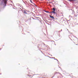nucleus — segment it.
<instances>
[{"label":"nucleus","mask_w":78,"mask_h":78,"mask_svg":"<svg viewBox=\"0 0 78 78\" xmlns=\"http://www.w3.org/2000/svg\"><path fill=\"white\" fill-rule=\"evenodd\" d=\"M52 10H53V11L51 12H50V13H51L52 12H53V13H54V14H55L56 12H55V11H56V9H55V8H53L52 9Z\"/></svg>","instance_id":"obj_1"},{"label":"nucleus","mask_w":78,"mask_h":78,"mask_svg":"<svg viewBox=\"0 0 78 78\" xmlns=\"http://www.w3.org/2000/svg\"><path fill=\"white\" fill-rule=\"evenodd\" d=\"M72 40H73V41H76L77 39V38L74 37L72 38Z\"/></svg>","instance_id":"obj_2"},{"label":"nucleus","mask_w":78,"mask_h":78,"mask_svg":"<svg viewBox=\"0 0 78 78\" xmlns=\"http://www.w3.org/2000/svg\"><path fill=\"white\" fill-rule=\"evenodd\" d=\"M4 2V3H5V5L6 6V4L7 2V0H3Z\"/></svg>","instance_id":"obj_3"},{"label":"nucleus","mask_w":78,"mask_h":78,"mask_svg":"<svg viewBox=\"0 0 78 78\" xmlns=\"http://www.w3.org/2000/svg\"><path fill=\"white\" fill-rule=\"evenodd\" d=\"M50 17L51 18L53 19H55V18H54V17H53V16H51V15H50Z\"/></svg>","instance_id":"obj_4"},{"label":"nucleus","mask_w":78,"mask_h":78,"mask_svg":"<svg viewBox=\"0 0 78 78\" xmlns=\"http://www.w3.org/2000/svg\"><path fill=\"white\" fill-rule=\"evenodd\" d=\"M44 12H47V13H50V12H49L48 11H44Z\"/></svg>","instance_id":"obj_5"},{"label":"nucleus","mask_w":78,"mask_h":78,"mask_svg":"<svg viewBox=\"0 0 78 78\" xmlns=\"http://www.w3.org/2000/svg\"><path fill=\"white\" fill-rule=\"evenodd\" d=\"M30 2H31V3H33V2H32V1H31V0H30Z\"/></svg>","instance_id":"obj_6"},{"label":"nucleus","mask_w":78,"mask_h":78,"mask_svg":"<svg viewBox=\"0 0 78 78\" xmlns=\"http://www.w3.org/2000/svg\"><path fill=\"white\" fill-rule=\"evenodd\" d=\"M24 13H26V12H24Z\"/></svg>","instance_id":"obj_7"},{"label":"nucleus","mask_w":78,"mask_h":78,"mask_svg":"<svg viewBox=\"0 0 78 78\" xmlns=\"http://www.w3.org/2000/svg\"><path fill=\"white\" fill-rule=\"evenodd\" d=\"M72 0V1H74V0Z\"/></svg>","instance_id":"obj_8"},{"label":"nucleus","mask_w":78,"mask_h":78,"mask_svg":"<svg viewBox=\"0 0 78 78\" xmlns=\"http://www.w3.org/2000/svg\"><path fill=\"white\" fill-rule=\"evenodd\" d=\"M69 0V1H71V0Z\"/></svg>","instance_id":"obj_9"},{"label":"nucleus","mask_w":78,"mask_h":78,"mask_svg":"<svg viewBox=\"0 0 78 78\" xmlns=\"http://www.w3.org/2000/svg\"><path fill=\"white\" fill-rule=\"evenodd\" d=\"M48 1H49V0H48Z\"/></svg>","instance_id":"obj_10"}]
</instances>
